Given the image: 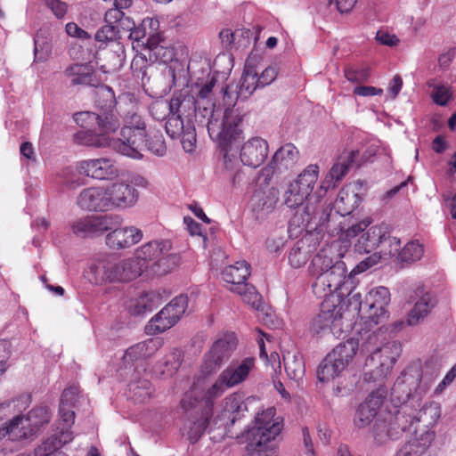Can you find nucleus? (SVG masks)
<instances>
[{"label": "nucleus", "mask_w": 456, "mask_h": 456, "mask_svg": "<svg viewBox=\"0 0 456 456\" xmlns=\"http://www.w3.org/2000/svg\"><path fill=\"white\" fill-rule=\"evenodd\" d=\"M172 114L189 117L193 112L195 120L207 126L210 138L220 149L225 169L232 170L240 140L243 139L242 118L234 110L216 108L212 102L202 105L191 95L174 94L169 101Z\"/></svg>", "instance_id": "obj_1"}, {"label": "nucleus", "mask_w": 456, "mask_h": 456, "mask_svg": "<svg viewBox=\"0 0 456 456\" xmlns=\"http://www.w3.org/2000/svg\"><path fill=\"white\" fill-rule=\"evenodd\" d=\"M97 107L102 113L81 111L74 115L75 122L85 130L98 129L101 133L112 134L119 127V120L113 110L116 106L114 93L106 86L97 91Z\"/></svg>", "instance_id": "obj_2"}, {"label": "nucleus", "mask_w": 456, "mask_h": 456, "mask_svg": "<svg viewBox=\"0 0 456 456\" xmlns=\"http://www.w3.org/2000/svg\"><path fill=\"white\" fill-rule=\"evenodd\" d=\"M172 244L167 240H151L142 244L133 257L142 273L148 270L156 275H164L176 265L178 257L171 253Z\"/></svg>", "instance_id": "obj_3"}, {"label": "nucleus", "mask_w": 456, "mask_h": 456, "mask_svg": "<svg viewBox=\"0 0 456 456\" xmlns=\"http://www.w3.org/2000/svg\"><path fill=\"white\" fill-rule=\"evenodd\" d=\"M412 427V418L408 402H403L394 413H380L371 428V436L375 444L381 446L391 441L398 440Z\"/></svg>", "instance_id": "obj_4"}, {"label": "nucleus", "mask_w": 456, "mask_h": 456, "mask_svg": "<svg viewBox=\"0 0 456 456\" xmlns=\"http://www.w3.org/2000/svg\"><path fill=\"white\" fill-rule=\"evenodd\" d=\"M387 232V225L370 226V221L362 220L342 232L340 240L343 243H354V250L360 254H370L380 247Z\"/></svg>", "instance_id": "obj_5"}, {"label": "nucleus", "mask_w": 456, "mask_h": 456, "mask_svg": "<svg viewBox=\"0 0 456 456\" xmlns=\"http://www.w3.org/2000/svg\"><path fill=\"white\" fill-rule=\"evenodd\" d=\"M258 348L259 357L263 362L261 376L266 380L270 379L272 381L273 387L281 394L283 399L289 400V394L279 379L281 366L280 355L275 351L273 337L258 330Z\"/></svg>", "instance_id": "obj_6"}, {"label": "nucleus", "mask_w": 456, "mask_h": 456, "mask_svg": "<svg viewBox=\"0 0 456 456\" xmlns=\"http://www.w3.org/2000/svg\"><path fill=\"white\" fill-rule=\"evenodd\" d=\"M437 375L438 370L435 368L429 370L428 366L425 367L421 374L418 371L415 374L404 372L396 379L392 393L393 395L400 392L405 393V398L408 401L418 402L430 389Z\"/></svg>", "instance_id": "obj_7"}, {"label": "nucleus", "mask_w": 456, "mask_h": 456, "mask_svg": "<svg viewBox=\"0 0 456 456\" xmlns=\"http://www.w3.org/2000/svg\"><path fill=\"white\" fill-rule=\"evenodd\" d=\"M250 275V265L244 260L226 266L222 272L223 280L232 285L231 290L238 293L243 302L255 308L256 289L253 284L245 282Z\"/></svg>", "instance_id": "obj_8"}, {"label": "nucleus", "mask_w": 456, "mask_h": 456, "mask_svg": "<svg viewBox=\"0 0 456 456\" xmlns=\"http://www.w3.org/2000/svg\"><path fill=\"white\" fill-rule=\"evenodd\" d=\"M299 159V151L292 143H286L280 147L273 154L272 159L258 174V182L261 185L273 184L274 177L283 171L293 168Z\"/></svg>", "instance_id": "obj_9"}, {"label": "nucleus", "mask_w": 456, "mask_h": 456, "mask_svg": "<svg viewBox=\"0 0 456 456\" xmlns=\"http://www.w3.org/2000/svg\"><path fill=\"white\" fill-rule=\"evenodd\" d=\"M400 345L396 342L387 343L376 348L365 362V375L377 380L381 379L390 372L400 355Z\"/></svg>", "instance_id": "obj_10"}, {"label": "nucleus", "mask_w": 456, "mask_h": 456, "mask_svg": "<svg viewBox=\"0 0 456 456\" xmlns=\"http://www.w3.org/2000/svg\"><path fill=\"white\" fill-rule=\"evenodd\" d=\"M188 306V297L180 295L167 304L159 314L151 319L145 327L148 334H157L173 327L183 315Z\"/></svg>", "instance_id": "obj_11"}, {"label": "nucleus", "mask_w": 456, "mask_h": 456, "mask_svg": "<svg viewBox=\"0 0 456 456\" xmlns=\"http://www.w3.org/2000/svg\"><path fill=\"white\" fill-rule=\"evenodd\" d=\"M310 330L315 334L330 331L339 338L344 333L342 307L324 300L320 313L312 320Z\"/></svg>", "instance_id": "obj_12"}, {"label": "nucleus", "mask_w": 456, "mask_h": 456, "mask_svg": "<svg viewBox=\"0 0 456 456\" xmlns=\"http://www.w3.org/2000/svg\"><path fill=\"white\" fill-rule=\"evenodd\" d=\"M123 219L118 215L91 216L75 221L71 229L80 237L100 236L109 232L115 226L122 224Z\"/></svg>", "instance_id": "obj_13"}, {"label": "nucleus", "mask_w": 456, "mask_h": 456, "mask_svg": "<svg viewBox=\"0 0 456 456\" xmlns=\"http://www.w3.org/2000/svg\"><path fill=\"white\" fill-rule=\"evenodd\" d=\"M236 346L237 338L232 333L218 338L204 356L201 365L202 374L210 375L220 368L223 362L230 358Z\"/></svg>", "instance_id": "obj_14"}, {"label": "nucleus", "mask_w": 456, "mask_h": 456, "mask_svg": "<svg viewBox=\"0 0 456 456\" xmlns=\"http://www.w3.org/2000/svg\"><path fill=\"white\" fill-rule=\"evenodd\" d=\"M346 274V264L343 261L336 260L330 270H327L323 275H320L316 278V281H314L312 284L313 292L321 298L332 295L344 283Z\"/></svg>", "instance_id": "obj_15"}, {"label": "nucleus", "mask_w": 456, "mask_h": 456, "mask_svg": "<svg viewBox=\"0 0 456 456\" xmlns=\"http://www.w3.org/2000/svg\"><path fill=\"white\" fill-rule=\"evenodd\" d=\"M139 197V192L134 186L124 183H115L108 187H89L79 194L80 200H136Z\"/></svg>", "instance_id": "obj_16"}, {"label": "nucleus", "mask_w": 456, "mask_h": 456, "mask_svg": "<svg viewBox=\"0 0 456 456\" xmlns=\"http://www.w3.org/2000/svg\"><path fill=\"white\" fill-rule=\"evenodd\" d=\"M120 135L114 144L117 151L133 159H142V152L145 149L146 131H142V128L123 127Z\"/></svg>", "instance_id": "obj_17"}, {"label": "nucleus", "mask_w": 456, "mask_h": 456, "mask_svg": "<svg viewBox=\"0 0 456 456\" xmlns=\"http://www.w3.org/2000/svg\"><path fill=\"white\" fill-rule=\"evenodd\" d=\"M360 151L358 150H345L337 159L326 175L320 191H327L330 187H335L348 173L349 169L358 161ZM323 194L319 192L317 198H322Z\"/></svg>", "instance_id": "obj_18"}, {"label": "nucleus", "mask_w": 456, "mask_h": 456, "mask_svg": "<svg viewBox=\"0 0 456 456\" xmlns=\"http://www.w3.org/2000/svg\"><path fill=\"white\" fill-rule=\"evenodd\" d=\"M390 302L389 290L385 287L371 289L366 296L365 302H360V309H369L368 318L370 322L378 325L387 319L386 306Z\"/></svg>", "instance_id": "obj_19"}, {"label": "nucleus", "mask_w": 456, "mask_h": 456, "mask_svg": "<svg viewBox=\"0 0 456 456\" xmlns=\"http://www.w3.org/2000/svg\"><path fill=\"white\" fill-rule=\"evenodd\" d=\"M76 167L78 174L94 179L110 180L118 175L114 160L108 158L84 159Z\"/></svg>", "instance_id": "obj_20"}, {"label": "nucleus", "mask_w": 456, "mask_h": 456, "mask_svg": "<svg viewBox=\"0 0 456 456\" xmlns=\"http://www.w3.org/2000/svg\"><path fill=\"white\" fill-rule=\"evenodd\" d=\"M318 175L319 167L316 164L307 166L298 177L289 183L286 190L287 200H309Z\"/></svg>", "instance_id": "obj_21"}, {"label": "nucleus", "mask_w": 456, "mask_h": 456, "mask_svg": "<svg viewBox=\"0 0 456 456\" xmlns=\"http://www.w3.org/2000/svg\"><path fill=\"white\" fill-rule=\"evenodd\" d=\"M143 238V232L135 226H115L105 237L108 248L114 250L125 249L139 243Z\"/></svg>", "instance_id": "obj_22"}, {"label": "nucleus", "mask_w": 456, "mask_h": 456, "mask_svg": "<svg viewBox=\"0 0 456 456\" xmlns=\"http://www.w3.org/2000/svg\"><path fill=\"white\" fill-rule=\"evenodd\" d=\"M117 261L110 258L98 260L89 265L85 272V277L92 284L118 282Z\"/></svg>", "instance_id": "obj_23"}, {"label": "nucleus", "mask_w": 456, "mask_h": 456, "mask_svg": "<svg viewBox=\"0 0 456 456\" xmlns=\"http://www.w3.org/2000/svg\"><path fill=\"white\" fill-rule=\"evenodd\" d=\"M284 427L283 420L266 426H258V456H278L275 442Z\"/></svg>", "instance_id": "obj_24"}, {"label": "nucleus", "mask_w": 456, "mask_h": 456, "mask_svg": "<svg viewBox=\"0 0 456 456\" xmlns=\"http://www.w3.org/2000/svg\"><path fill=\"white\" fill-rule=\"evenodd\" d=\"M436 438L434 430L414 429V437L404 444L395 456H422Z\"/></svg>", "instance_id": "obj_25"}, {"label": "nucleus", "mask_w": 456, "mask_h": 456, "mask_svg": "<svg viewBox=\"0 0 456 456\" xmlns=\"http://www.w3.org/2000/svg\"><path fill=\"white\" fill-rule=\"evenodd\" d=\"M385 237V240L380 243V251L379 253L374 252L355 266V271L357 273L365 272L369 268L377 265L381 258V254L384 256L388 255L390 256H396L399 259V253L402 250L400 240L390 236L388 227Z\"/></svg>", "instance_id": "obj_26"}, {"label": "nucleus", "mask_w": 456, "mask_h": 456, "mask_svg": "<svg viewBox=\"0 0 456 456\" xmlns=\"http://www.w3.org/2000/svg\"><path fill=\"white\" fill-rule=\"evenodd\" d=\"M237 87L238 98L243 100L248 98L256 90V53H254V49L245 61L240 84Z\"/></svg>", "instance_id": "obj_27"}, {"label": "nucleus", "mask_w": 456, "mask_h": 456, "mask_svg": "<svg viewBox=\"0 0 456 456\" xmlns=\"http://www.w3.org/2000/svg\"><path fill=\"white\" fill-rule=\"evenodd\" d=\"M410 401L411 400L408 401L406 398L403 399V403L408 402V404H410ZM409 406L411 407V405ZM410 412L412 418V426L417 424L415 429L420 428L425 430H432V428L436 424L441 417V406L438 403L430 402L425 403L419 410L416 415L412 414L411 408Z\"/></svg>", "instance_id": "obj_28"}, {"label": "nucleus", "mask_w": 456, "mask_h": 456, "mask_svg": "<svg viewBox=\"0 0 456 456\" xmlns=\"http://www.w3.org/2000/svg\"><path fill=\"white\" fill-rule=\"evenodd\" d=\"M63 76L69 80L70 86H94L97 83L93 66L88 63H75L68 66Z\"/></svg>", "instance_id": "obj_29"}, {"label": "nucleus", "mask_w": 456, "mask_h": 456, "mask_svg": "<svg viewBox=\"0 0 456 456\" xmlns=\"http://www.w3.org/2000/svg\"><path fill=\"white\" fill-rule=\"evenodd\" d=\"M1 437L8 436L13 441L30 438L35 435L34 428L30 427L26 416H16L6 426L0 427Z\"/></svg>", "instance_id": "obj_30"}, {"label": "nucleus", "mask_w": 456, "mask_h": 456, "mask_svg": "<svg viewBox=\"0 0 456 456\" xmlns=\"http://www.w3.org/2000/svg\"><path fill=\"white\" fill-rule=\"evenodd\" d=\"M70 428L61 427L58 428L60 431L46 439L38 448L34 452L33 456H52V454L64 444L71 442L74 438Z\"/></svg>", "instance_id": "obj_31"}, {"label": "nucleus", "mask_w": 456, "mask_h": 456, "mask_svg": "<svg viewBox=\"0 0 456 456\" xmlns=\"http://www.w3.org/2000/svg\"><path fill=\"white\" fill-rule=\"evenodd\" d=\"M252 32L248 28L236 29L224 28L219 32V38L225 50L233 48H245L250 44Z\"/></svg>", "instance_id": "obj_32"}, {"label": "nucleus", "mask_w": 456, "mask_h": 456, "mask_svg": "<svg viewBox=\"0 0 456 456\" xmlns=\"http://www.w3.org/2000/svg\"><path fill=\"white\" fill-rule=\"evenodd\" d=\"M254 366V359L248 358L240 364H231L221 375L226 382V386L232 387L242 382L248 375L250 369Z\"/></svg>", "instance_id": "obj_33"}, {"label": "nucleus", "mask_w": 456, "mask_h": 456, "mask_svg": "<svg viewBox=\"0 0 456 456\" xmlns=\"http://www.w3.org/2000/svg\"><path fill=\"white\" fill-rule=\"evenodd\" d=\"M159 304V298L155 292H146L131 299L127 310L133 315H140L152 311Z\"/></svg>", "instance_id": "obj_34"}, {"label": "nucleus", "mask_w": 456, "mask_h": 456, "mask_svg": "<svg viewBox=\"0 0 456 456\" xmlns=\"http://www.w3.org/2000/svg\"><path fill=\"white\" fill-rule=\"evenodd\" d=\"M110 134L101 133L98 129L82 130L74 135L75 142L93 147H105L110 144Z\"/></svg>", "instance_id": "obj_35"}, {"label": "nucleus", "mask_w": 456, "mask_h": 456, "mask_svg": "<svg viewBox=\"0 0 456 456\" xmlns=\"http://www.w3.org/2000/svg\"><path fill=\"white\" fill-rule=\"evenodd\" d=\"M183 362V352L174 348L156 365V371L164 377H172L179 370Z\"/></svg>", "instance_id": "obj_36"}, {"label": "nucleus", "mask_w": 456, "mask_h": 456, "mask_svg": "<svg viewBox=\"0 0 456 456\" xmlns=\"http://www.w3.org/2000/svg\"><path fill=\"white\" fill-rule=\"evenodd\" d=\"M346 368L330 353L318 367L317 378L321 382H327L338 376Z\"/></svg>", "instance_id": "obj_37"}, {"label": "nucleus", "mask_w": 456, "mask_h": 456, "mask_svg": "<svg viewBox=\"0 0 456 456\" xmlns=\"http://www.w3.org/2000/svg\"><path fill=\"white\" fill-rule=\"evenodd\" d=\"M427 86L430 89L429 96L436 105L444 107L452 99L453 92L450 86L436 79H429Z\"/></svg>", "instance_id": "obj_38"}, {"label": "nucleus", "mask_w": 456, "mask_h": 456, "mask_svg": "<svg viewBox=\"0 0 456 456\" xmlns=\"http://www.w3.org/2000/svg\"><path fill=\"white\" fill-rule=\"evenodd\" d=\"M226 382L220 374L216 380L208 388H201L202 397L204 399V409L207 414L213 412V399L221 396L227 388Z\"/></svg>", "instance_id": "obj_39"}, {"label": "nucleus", "mask_w": 456, "mask_h": 456, "mask_svg": "<svg viewBox=\"0 0 456 456\" xmlns=\"http://www.w3.org/2000/svg\"><path fill=\"white\" fill-rule=\"evenodd\" d=\"M434 304L429 295L423 296L418 300L412 309L409 312L407 324L409 326L417 325L430 313Z\"/></svg>", "instance_id": "obj_40"}, {"label": "nucleus", "mask_w": 456, "mask_h": 456, "mask_svg": "<svg viewBox=\"0 0 456 456\" xmlns=\"http://www.w3.org/2000/svg\"><path fill=\"white\" fill-rule=\"evenodd\" d=\"M285 370L290 379L298 381L305 375V362L301 354L288 353L283 356Z\"/></svg>", "instance_id": "obj_41"}, {"label": "nucleus", "mask_w": 456, "mask_h": 456, "mask_svg": "<svg viewBox=\"0 0 456 456\" xmlns=\"http://www.w3.org/2000/svg\"><path fill=\"white\" fill-rule=\"evenodd\" d=\"M334 264L335 261L330 256L329 251L322 249L311 261L309 266L310 275L316 281V278L323 275L324 272L330 270Z\"/></svg>", "instance_id": "obj_42"}, {"label": "nucleus", "mask_w": 456, "mask_h": 456, "mask_svg": "<svg viewBox=\"0 0 456 456\" xmlns=\"http://www.w3.org/2000/svg\"><path fill=\"white\" fill-rule=\"evenodd\" d=\"M357 349L358 342L354 339H348L338 344L330 354L346 368L356 354Z\"/></svg>", "instance_id": "obj_43"}, {"label": "nucleus", "mask_w": 456, "mask_h": 456, "mask_svg": "<svg viewBox=\"0 0 456 456\" xmlns=\"http://www.w3.org/2000/svg\"><path fill=\"white\" fill-rule=\"evenodd\" d=\"M240 444L245 445L243 456H255L256 451V417L251 423L237 436Z\"/></svg>", "instance_id": "obj_44"}, {"label": "nucleus", "mask_w": 456, "mask_h": 456, "mask_svg": "<svg viewBox=\"0 0 456 456\" xmlns=\"http://www.w3.org/2000/svg\"><path fill=\"white\" fill-rule=\"evenodd\" d=\"M181 407L185 411H190L197 408L204 410V399L200 391V379L193 384L192 388L186 392L181 400Z\"/></svg>", "instance_id": "obj_45"}, {"label": "nucleus", "mask_w": 456, "mask_h": 456, "mask_svg": "<svg viewBox=\"0 0 456 456\" xmlns=\"http://www.w3.org/2000/svg\"><path fill=\"white\" fill-rule=\"evenodd\" d=\"M117 272L118 276V282L130 281L139 277L142 273L138 264L133 257L125 259L123 261H117Z\"/></svg>", "instance_id": "obj_46"}, {"label": "nucleus", "mask_w": 456, "mask_h": 456, "mask_svg": "<svg viewBox=\"0 0 456 456\" xmlns=\"http://www.w3.org/2000/svg\"><path fill=\"white\" fill-rule=\"evenodd\" d=\"M212 414H207L206 410L201 411L200 418L191 422L186 432L188 439L191 443H196L203 435L204 431L209 425V419Z\"/></svg>", "instance_id": "obj_47"}, {"label": "nucleus", "mask_w": 456, "mask_h": 456, "mask_svg": "<svg viewBox=\"0 0 456 456\" xmlns=\"http://www.w3.org/2000/svg\"><path fill=\"white\" fill-rule=\"evenodd\" d=\"M26 418L30 422V427L34 428V433L36 434L40 428L50 421L51 414L46 406H37L33 408Z\"/></svg>", "instance_id": "obj_48"}, {"label": "nucleus", "mask_w": 456, "mask_h": 456, "mask_svg": "<svg viewBox=\"0 0 456 456\" xmlns=\"http://www.w3.org/2000/svg\"><path fill=\"white\" fill-rule=\"evenodd\" d=\"M129 397L135 403H143L151 394V384L148 380H140L128 385Z\"/></svg>", "instance_id": "obj_49"}, {"label": "nucleus", "mask_w": 456, "mask_h": 456, "mask_svg": "<svg viewBox=\"0 0 456 456\" xmlns=\"http://www.w3.org/2000/svg\"><path fill=\"white\" fill-rule=\"evenodd\" d=\"M424 249L418 241L408 242L399 253V260L404 263H412L421 258Z\"/></svg>", "instance_id": "obj_50"}, {"label": "nucleus", "mask_w": 456, "mask_h": 456, "mask_svg": "<svg viewBox=\"0 0 456 456\" xmlns=\"http://www.w3.org/2000/svg\"><path fill=\"white\" fill-rule=\"evenodd\" d=\"M308 251L305 248L304 241H297L290 249L289 254V262L294 268H300L306 264L308 260Z\"/></svg>", "instance_id": "obj_51"}, {"label": "nucleus", "mask_w": 456, "mask_h": 456, "mask_svg": "<svg viewBox=\"0 0 456 456\" xmlns=\"http://www.w3.org/2000/svg\"><path fill=\"white\" fill-rule=\"evenodd\" d=\"M145 149L159 156L166 153L167 146L161 132H152L149 134V138H145Z\"/></svg>", "instance_id": "obj_52"}, {"label": "nucleus", "mask_w": 456, "mask_h": 456, "mask_svg": "<svg viewBox=\"0 0 456 456\" xmlns=\"http://www.w3.org/2000/svg\"><path fill=\"white\" fill-rule=\"evenodd\" d=\"M256 139L252 137L248 139L240 149V158L243 165L255 168L256 160V146L255 145Z\"/></svg>", "instance_id": "obj_53"}, {"label": "nucleus", "mask_w": 456, "mask_h": 456, "mask_svg": "<svg viewBox=\"0 0 456 456\" xmlns=\"http://www.w3.org/2000/svg\"><path fill=\"white\" fill-rule=\"evenodd\" d=\"M376 416H378L377 411H373L367 403H362L356 410L354 423L357 428H362L367 427Z\"/></svg>", "instance_id": "obj_54"}, {"label": "nucleus", "mask_w": 456, "mask_h": 456, "mask_svg": "<svg viewBox=\"0 0 456 456\" xmlns=\"http://www.w3.org/2000/svg\"><path fill=\"white\" fill-rule=\"evenodd\" d=\"M387 395V389L384 386H379L376 390L372 391L362 403H367L373 411L379 413V410L382 406Z\"/></svg>", "instance_id": "obj_55"}, {"label": "nucleus", "mask_w": 456, "mask_h": 456, "mask_svg": "<svg viewBox=\"0 0 456 456\" xmlns=\"http://www.w3.org/2000/svg\"><path fill=\"white\" fill-rule=\"evenodd\" d=\"M186 126L180 116L171 114L166 121L165 129L171 138H178Z\"/></svg>", "instance_id": "obj_56"}, {"label": "nucleus", "mask_w": 456, "mask_h": 456, "mask_svg": "<svg viewBox=\"0 0 456 456\" xmlns=\"http://www.w3.org/2000/svg\"><path fill=\"white\" fill-rule=\"evenodd\" d=\"M258 321H261L267 327L275 325L276 322L273 310L270 305L262 302L261 298H258Z\"/></svg>", "instance_id": "obj_57"}, {"label": "nucleus", "mask_w": 456, "mask_h": 456, "mask_svg": "<svg viewBox=\"0 0 456 456\" xmlns=\"http://www.w3.org/2000/svg\"><path fill=\"white\" fill-rule=\"evenodd\" d=\"M151 116L157 120H164L172 114L170 102L167 101H157L150 107Z\"/></svg>", "instance_id": "obj_58"}, {"label": "nucleus", "mask_w": 456, "mask_h": 456, "mask_svg": "<svg viewBox=\"0 0 456 456\" xmlns=\"http://www.w3.org/2000/svg\"><path fill=\"white\" fill-rule=\"evenodd\" d=\"M149 26L153 29H156L159 26V21L151 18H145L142 20L141 26L133 28L130 31L129 37L134 41H140L146 37V27Z\"/></svg>", "instance_id": "obj_59"}, {"label": "nucleus", "mask_w": 456, "mask_h": 456, "mask_svg": "<svg viewBox=\"0 0 456 456\" xmlns=\"http://www.w3.org/2000/svg\"><path fill=\"white\" fill-rule=\"evenodd\" d=\"M42 2L57 20L65 18L69 10V4L66 2L61 0H42Z\"/></svg>", "instance_id": "obj_60"}, {"label": "nucleus", "mask_w": 456, "mask_h": 456, "mask_svg": "<svg viewBox=\"0 0 456 456\" xmlns=\"http://www.w3.org/2000/svg\"><path fill=\"white\" fill-rule=\"evenodd\" d=\"M118 33L116 26L106 24L97 30L94 37L97 42L107 44L116 40Z\"/></svg>", "instance_id": "obj_61"}, {"label": "nucleus", "mask_w": 456, "mask_h": 456, "mask_svg": "<svg viewBox=\"0 0 456 456\" xmlns=\"http://www.w3.org/2000/svg\"><path fill=\"white\" fill-rule=\"evenodd\" d=\"M138 344L142 355L146 359L152 356L163 346V341L160 338H152Z\"/></svg>", "instance_id": "obj_62"}, {"label": "nucleus", "mask_w": 456, "mask_h": 456, "mask_svg": "<svg viewBox=\"0 0 456 456\" xmlns=\"http://www.w3.org/2000/svg\"><path fill=\"white\" fill-rule=\"evenodd\" d=\"M180 137L183 150L186 152L193 151L197 141L195 128L191 126H186V128L183 130V134H181Z\"/></svg>", "instance_id": "obj_63"}, {"label": "nucleus", "mask_w": 456, "mask_h": 456, "mask_svg": "<svg viewBox=\"0 0 456 456\" xmlns=\"http://www.w3.org/2000/svg\"><path fill=\"white\" fill-rule=\"evenodd\" d=\"M148 68V60L142 54H136L131 61V70L134 77H143L146 76Z\"/></svg>", "instance_id": "obj_64"}]
</instances>
